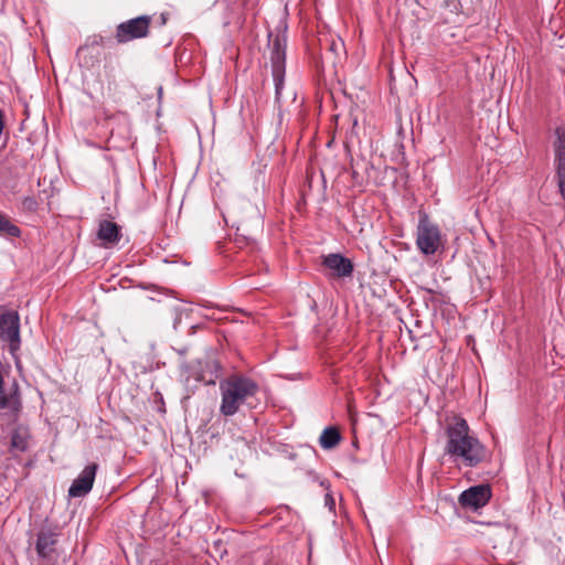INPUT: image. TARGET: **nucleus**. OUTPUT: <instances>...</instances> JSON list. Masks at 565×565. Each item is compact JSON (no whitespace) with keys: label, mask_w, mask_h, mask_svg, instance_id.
<instances>
[{"label":"nucleus","mask_w":565,"mask_h":565,"mask_svg":"<svg viewBox=\"0 0 565 565\" xmlns=\"http://www.w3.org/2000/svg\"><path fill=\"white\" fill-rule=\"evenodd\" d=\"M446 445L444 452L454 462L466 467H477L486 458V448L479 439L470 434L466 419L455 416L446 427Z\"/></svg>","instance_id":"f257e3e1"},{"label":"nucleus","mask_w":565,"mask_h":565,"mask_svg":"<svg viewBox=\"0 0 565 565\" xmlns=\"http://www.w3.org/2000/svg\"><path fill=\"white\" fill-rule=\"evenodd\" d=\"M260 387L257 381L243 373H233L220 381V413L225 417L237 414L242 407L254 408Z\"/></svg>","instance_id":"f03ea898"},{"label":"nucleus","mask_w":565,"mask_h":565,"mask_svg":"<svg viewBox=\"0 0 565 565\" xmlns=\"http://www.w3.org/2000/svg\"><path fill=\"white\" fill-rule=\"evenodd\" d=\"M0 342L8 344L12 356H17L21 347L20 316L3 306H0Z\"/></svg>","instance_id":"7ed1b4c3"},{"label":"nucleus","mask_w":565,"mask_h":565,"mask_svg":"<svg viewBox=\"0 0 565 565\" xmlns=\"http://www.w3.org/2000/svg\"><path fill=\"white\" fill-rule=\"evenodd\" d=\"M441 244L439 227L430 222L426 214L422 215L417 225V248L425 255H433L439 249Z\"/></svg>","instance_id":"20e7f679"},{"label":"nucleus","mask_w":565,"mask_h":565,"mask_svg":"<svg viewBox=\"0 0 565 565\" xmlns=\"http://www.w3.org/2000/svg\"><path fill=\"white\" fill-rule=\"evenodd\" d=\"M271 74L275 84L276 100L279 102L285 85V62L286 43L285 40L276 36L271 41L270 47Z\"/></svg>","instance_id":"39448f33"},{"label":"nucleus","mask_w":565,"mask_h":565,"mask_svg":"<svg viewBox=\"0 0 565 565\" xmlns=\"http://www.w3.org/2000/svg\"><path fill=\"white\" fill-rule=\"evenodd\" d=\"M151 17L140 15L125 22L116 28L115 39L118 43H127L134 40L146 38L149 33Z\"/></svg>","instance_id":"423d86ee"},{"label":"nucleus","mask_w":565,"mask_h":565,"mask_svg":"<svg viewBox=\"0 0 565 565\" xmlns=\"http://www.w3.org/2000/svg\"><path fill=\"white\" fill-rule=\"evenodd\" d=\"M491 499V488L488 484L470 487L459 495V504L462 508L478 510L484 507Z\"/></svg>","instance_id":"0eeeda50"},{"label":"nucleus","mask_w":565,"mask_h":565,"mask_svg":"<svg viewBox=\"0 0 565 565\" xmlns=\"http://www.w3.org/2000/svg\"><path fill=\"white\" fill-rule=\"evenodd\" d=\"M60 532L56 526H43L38 533L35 551L39 557L52 558L56 551Z\"/></svg>","instance_id":"6e6552de"},{"label":"nucleus","mask_w":565,"mask_h":565,"mask_svg":"<svg viewBox=\"0 0 565 565\" xmlns=\"http://www.w3.org/2000/svg\"><path fill=\"white\" fill-rule=\"evenodd\" d=\"M97 468V463H89L82 470L68 489L71 498L85 497L92 490Z\"/></svg>","instance_id":"1a4fd4ad"},{"label":"nucleus","mask_w":565,"mask_h":565,"mask_svg":"<svg viewBox=\"0 0 565 565\" xmlns=\"http://www.w3.org/2000/svg\"><path fill=\"white\" fill-rule=\"evenodd\" d=\"M322 265L333 271L337 277H348L353 273L352 262L341 254L323 256Z\"/></svg>","instance_id":"9d476101"},{"label":"nucleus","mask_w":565,"mask_h":565,"mask_svg":"<svg viewBox=\"0 0 565 565\" xmlns=\"http://www.w3.org/2000/svg\"><path fill=\"white\" fill-rule=\"evenodd\" d=\"M97 237L105 248L114 247L121 238L120 227L108 220L99 222Z\"/></svg>","instance_id":"9b49d317"},{"label":"nucleus","mask_w":565,"mask_h":565,"mask_svg":"<svg viewBox=\"0 0 565 565\" xmlns=\"http://www.w3.org/2000/svg\"><path fill=\"white\" fill-rule=\"evenodd\" d=\"M21 408V399L18 384H14L9 391L4 388V384L0 385V409H8L13 414H18Z\"/></svg>","instance_id":"f8f14e48"},{"label":"nucleus","mask_w":565,"mask_h":565,"mask_svg":"<svg viewBox=\"0 0 565 565\" xmlns=\"http://www.w3.org/2000/svg\"><path fill=\"white\" fill-rule=\"evenodd\" d=\"M30 431L28 428L19 426L14 428L11 435V449L18 452H24L29 448Z\"/></svg>","instance_id":"ddd939ff"},{"label":"nucleus","mask_w":565,"mask_h":565,"mask_svg":"<svg viewBox=\"0 0 565 565\" xmlns=\"http://www.w3.org/2000/svg\"><path fill=\"white\" fill-rule=\"evenodd\" d=\"M341 441L340 431L335 427H327L319 437V444L323 449H332Z\"/></svg>","instance_id":"4468645a"},{"label":"nucleus","mask_w":565,"mask_h":565,"mask_svg":"<svg viewBox=\"0 0 565 565\" xmlns=\"http://www.w3.org/2000/svg\"><path fill=\"white\" fill-rule=\"evenodd\" d=\"M557 140L555 142V164L556 172L565 171V132L556 131Z\"/></svg>","instance_id":"2eb2a0df"},{"label":"nucleus","mask_w":565,"mask_h":565,"mask_svg":"<svg viewBox=\"0 0 565 565\" xmlns=\"http://www.w3.org/2000/svg\"><path fill=\"white\" fill-rule=\"evenodd\" d=\"M0 234L14 238L21 236V230L2 212H0Z\"/></svg>","instance_id":"dca6fc26"},{"label":"nucleus","mask_w":565,"mask_h":565,"mask_svg":"<svg viewBox=\"0 0 565 565\" xmlns=\"http://www.w3.org/2000/svg\"><path fill=\"white\" fill-rule=\"evenodd\" d=\"M21 205L23 211L31 213L36 212L39 209V202L34 196L23 198Z\"/></svg>","instance_id":"f3484780"},{"label":"nucleus","mask_w":565,"mask_h":565,"mask_svg":"<svg viewBox=\"0 0 565 565\" xmlns=\"http://www.w3.org/2000/svg\"><path fill=\"white\" fill-rule=\"evenodd\" d=\"M556 175L561 195L565 200V171L556 172Z\"/></svg>","instance_id":"a211bd4d"},{"label":"nucleus","mask_w":565,"mask_h":565,"mask_svg":"<svg viewBox=\"0 0 565 565\" xmlns=\"http://www.w3.org/2000/svg\"><path fill=\"white\" fill-rule=\"evenodd\" d=\"M4 129L3 111L0 109V135Z\"/></svg>","instance_id":"6ab92c4d"},{"label":"nucleus","mask_w":565,"mask_h":565,"mask_svg":"<svg viewBox=\"0 0 565 565\" xmlns=\"http://www.w3.org/2000/svg\"><path fill=\"white\" fill-rule=\"evenodd\" d=\"M326 503H327V504H329V503H330L331 505H333V504H334V501H333V499H332V497H331L330 494H327V495H326Z\"/></svg>","instance_id":"aec40b11"},{"label":"nucleus","mask_w":565,"mask_h":565,"mask_svg":"<svg viewBox=\"0 0 565 565\" xmlns=\"http://www.w3.org/2000/svg\"><path fill=\"white\" fill-rule=\"evenodd\" d=\"M6 143H7V139L4 141H2L1 147H4Z\"/></svg>","instance_id":"412c9836"}]
</instances>
